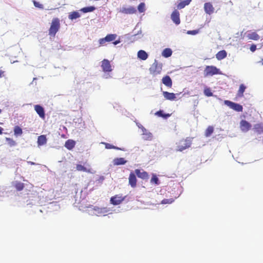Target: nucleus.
Wrapping results in <instances>:
<instances>
[{"label": "nucleus", "mask_w": 263, "mask_h": 263, "mask_svg": "<svg viewBox=\"0 0 263 263\" xmlns=\"http://www.w3.org/2000/svg\"><path fill=\"white\" fill-rule=\"evenodd\" d=\"M60 28V21L57 17L53 18L51 21L50 28L48 30L49 35L54 37L56 33L59 31Z\"/></svg>", "instance_id": "obj_1"}, {"label": "nucleus", "mask_w": 263, "mask_h": 263, "mask_svg": "<svg viewBox=\"0 0 263 263\" xmlns=\"http://www.w3.org/2000/svg\"><path fill=\"white\" fill-rule=\"evenodd\" d=\"M192 144V138H186L180 140L177 143V151L182 152L189 148Z\"/></svg>", "instance_id": "obj_2"}, {"label": "nucleus", "mask_w": 263, "mask_h": 263, "mask_svg": "<svg viewBox=\"0 0 263 263\" xmlns=\"http://www.w3.org/2000/svg\"><path fill=\"white\" fill-rule=\"evenodd\" d=\"M162 64L159 63L157 60H155L154 62L152 64L149 68V72L153 76L159 74L162 71Z\"/></svg>", "instance_id": "obj_3"}, {"label": "nucleus", "mask_w": 263, "mask_h": 263, "mask_svg": "<svg viewBox=\"0 0 263 263\" xmlns=\"http://www.w3.org/2000/svg\"><path fill=\"white\" fill-rule=\"evenodd\" d=\"M219 73V69L214 66H206L204 70L205 76H212Z\"/></svg>", "instance_id": "obj_4"}, {"label": "nucleus", "mask_w": 263, "mask_h": 263, "mask_svg": "<svg viewBox=\"0 0 263 263\" xmlns=\"http://www.w3.org/2000/svg\"><path fill=\"white\" fill-rule=\"evenodd\" d=\"M224 104L230 107L231 109L238 111V112H241L243 110L242 106L233 102L232 101H229V100H225L224 102Z\"/></svg>", "instance_id": "obj_5"}, {"label": "nucleus", "mask_w": 263, "mask_h": 263, "mask_svg": "<svg viewBox=\"0 0 263 263\" xmlns=\"http://www.w3.org/2000/svg\"><path fill=\"white\" fill-rule=\"evenodd\" d=\"M92 210L95 212L94 214L97 216H105L109 211L107 208H99L98 206H94Z\"/></svg>", "instance_id": "obj_6"}, {"label": "nucleus", "mask_w": 263, "mask_h": 263, "mask_svg": "<svg viewBox=\"0 0 263 263\" xmlns=\"http://www.w3.org/2000/svg\"><path fill=\"white\" fill-rule=\"evenodd\" d=\"M126 196H123L122 195H116L110 198V203L113 205H116L120 204L125 200Z\"/></svg>", "instance_id": "obj_7"}, {"label": "nucleus", "mask_w": 263, "mask_h": 263, "mask_svg": "<svg viewBox=\"0 0 263 263\" xmlns=\"http://www.w3.org/2000/svg\"><path fill=\"white\" fill-rule=\"evenodd\" d=\"M117 35L116 34H108L105 37L99 40V44L101 45H104L106 42H109L114 41Z\"/></svg>", "instance_id": "obj_8"}, {"label": "nucleus", "mask_w": 263, "mask_h": 263, "mask_svg": "<svg viewBox=\"0 0 263 263\" xmlns=\"http://www.w3.org/2000/svg\"><path fill=\"white\" fill-rule=\"evenodd\" d=\"M136 8L132 6L128 8L123 7L119 10V12L124 14H133L136 13Z\"/></svg>", "instance_id": "obj_9"}, {"label": "nucleus", "mask_w": 263, "mask_h": 263, "mask_svg": "<svg viewBox=\"0 0 263 263\" xmlns=\"http://www.w3.org/2000/svg\"><path fill=\"white\" fill-rule=\"evenodd\" d=\"M171 18L173 22L177 25L180 24V13L179 11L175 9L173 11L171 15Z\"/></svg>", "instance_id": "obj_10"}, {"label": "nucleus", "mask_w": 263, "mask_h": 263, "mask_svg": "<svg viewBox=\"0 0 263 263\" xmlns=\"http://www.w3.org/2000/svg\"><path fill=\"white\" fill-rule=\"evenodd\" d=\"M101 63V67L104 72H106L112 71L111 64L108 60L104 59Z\"/></svg>", "instance_id": "obj_11"}, {"label": "nucleus", "mask_w": 263, "mask_h": 263, "mask_svg": "<svg viewBox=\"0 0 263 263\" xmlns=\"http://www.w3.org/2000/svg\"><path fill=\"white\" fill-rule=\"evenodd\" d=\"M34 108L39 117L42 119H45V114L44 108L40 105H34Z\"/></svg>", "instance_id": "obj_12"}, {"label": "nucleus", "mask_w": 263, "mask_h": 263, "mask_svg": "<svg viewBox=\"0 0 263 263\" xmlns=\"http://www.w3.org/2000/svg\"><path fill=\"white\" fill-rule=\"evenodd\" d=\"M162 94L166 100L170 101H175L177 100L176 95L177 94H175L173 92H169L168 91H163Z\"/></svg>", "instance_id": "obj_13"}, {"label": "nucleus", "mask_w": 263, "mask_h": 263, "mask_svg": "<svg viewBox=\"0 0 263 263\" xmlns=\"http://www.w3.org/2000/svg\"><path fill=\"white\" fill-rule=\"evenodd\" d=\"M87 166H88V167H85L81 164H78L76 165V170L78 171H82L87 172L88 173H92V169L90 168V165L87 164Z\"/></svg>", "instance_id": "obj_14"}, {"label": "nucleus", "mask_w": 263, "mask_h": 263, "mask_svg": "<svg viewBox=\"0 0 263 263\" xmlns=\"http://www.w3.org/2000/svg\"><path fill=\"white\" fill-rule=\"evenodd\" d=\"M240 127L242 131L246 132L251 128V125L248 121L242 120L240 121Z\"/></svg>", "instance_id": "obj_15"}, {"label": "nucleus", "mask_w": 263, "mask_h": 263, "mask_svg": "<svg viewBox=\"0 0 263 263\" xmlns=\"http://www.w3.org/2000/svg\"><path fill=\"white\" fill-rule=\"evenodd\" d=\"M204 9L205 12L208 14H211L214 12V8L212 3H205L204 5Z\"/></svg>", "instance_id": "obj_16"}, {"label": "nucleus", "mask_w": 263, "mask_h": 263, "mask_svg": "<svg viewBox=\"0 0 263 263\" xmlns=\"http://www.w3.org/2000/svg\"><path fill=\"white\" fill-rule=\"evenodd\" d=\"M135 172L139 178H140L142 179H146L148 178V174L145 171H141L139 169H136L135 170Z\"/></svg>", "instance_id": "obj_17"}, {"label": "nucleus", "mask_w": 263, "mask_h": 263, "mask_svg": "<svg viewBox=\"0 0 263 263\" xmlns=\"http://www.w3.org/2000/svg\"><path fill=\"white\" fill-rule=\"evenodd\" d=\"M246 36L249 40L257 41L259 39V36L256 32L250 31L247 32Z\"/></svg>", "instance_id": "obj_18"}, {"label": "nucleus", "mask_w": 263, "mask_h": 263, "mask_svg": "<svg viewBox=\"0 0 263 263\" xmlns=\"http://www.w3.org/2000/svg\"><path fill=\"white\" fill-rule=\"evenodd\" d=\"M129 184L132 187H135L137 185V179L134 173H130L129 176Z\"/></svg>", "instance_id": "obj_19"}, {"label": "nucleus", "mask_w": 263, "mask_h": 263, "mask_svg": "<svg viewBox=\"0 0 263 263\" xmlns=\"http://www.w3.org/2000/svg\"><path fill=\"white\" fill-rule=\"evenodd\" d=\"M162 82L164 85L169 88H171L173 85L171 78L168 76H165L162 79Z\"/></svg>", "instance_id": "obj_20"}, {"label": "nucleus", "mask_w": 263, "mask_h": 263, "mask_svg": "<svg viewBox=\"0 0 263 263\" xmlns=\"http://www.w3.org/2000/svg\"><path fill=\"white\" fill-rule=\"evenodd\" d=\"M75 145L76 141L72 139H69L65 143V147L68 150L72 149Z\"/></svg>", "instance_id": "obj_21"}, {"label": "nucleus", "mask_w": 263, "mask_h": 263, "mask_svg": "<svg viewBox=\"0 0 263 263\" xmlns=\"http://www.w3.org/2000/svg\"><path fill=\"white\" fill-rule=\"evenodd\" d=\"M127 161L124 158H117L114 159L113 163L115 165H123L126 163Z\"/></svg>", "instance_id": "obj_22"}, {"label": "nucleus", "mask_w": 263, "mask_h": 263, "mask_svg": "<svg viewBox=\"0 0 263 263\" xmlns=\"http://www.w3.org/2000/svg\"><path fill=\"white\" fill-rule=\"evenodd\" d=\"M47 143V138L45 135H41L37 138V144L39 146L45 145Z\"/></svg>", "instance_id": "obj_23"}, {"label": "nucleus", "mask_w": 263, "mask_h": 263, "mask_svg": "<svg viewBox=\"0 0 263 263\" xmlns=\"http://www.w3.org/2000/svg\"><path fill=\"white\" fill-rule=\"evenodd\" d=\"M138 58L142 60H145L148 58L147 53L143 50H140L138 52Z\"/></svg>", "instance_id": "obj_24"}, {"label": "nucleus", "mask_w": 263, "mask_h": 263, "mask_svg": "<svg viewBox=\"0 0 263 263\" xmlns=\"http://www.w3.org/2000/svg\"><path fill=\"white\" fill-rule=\"evenodd\" d=\"M227 52L225 50H222L219 51L217 53V54H216V58L218 60H221L224 59L227 57Z\"/></svg>", "instance_id": "obj_25"}, {"label": "nucleus", "mask_w": 263, "mask_h": 263, "mask_svg": "<svg viewBox=\"0 0 263 263\" xmlns=\"http://www.w3.org/2000/svg\"><path fill=\"white\" fill-rule=\"evenodd\" d=\"M13 186L17 191H21L24 189L25 185L22 182L19 181H15L13 183Z\"/></svg>", "instance_id": "obj_26"}, {"label": "nucleus", "mask_w": 263, "mask_h": 263, "mask_svg": "<svg viewBox=\"0 0 263 263\" xmlns=\"http://www.w3.org/2000/svg\"><path fill=\"white\" fill-rule=\"evenodd\" d=\"M191 0H184L179 2L177 5V8L179 9H181L184 8L186 6L190 4Z\"/></svg>", "instance_id": "obj_27"}, {"label": "nucleus", "mask_w": 263, "mask_h": 263, "mask_svg": "<svg viewBox=\"0 0 263 263\" xmlns=\"http://www.w3.org/2000/svg\"><path fill=\"white\" fill-rule=\"evenodd\" d=\"M246 89V87L245 85L243 84H241L239 86V88L237 93V97L239 98L242 97L243 96V92H245Z\"/></svg>", "instance_id": "obj_28"}, {"label": "nucleus", "mask_w": 263, "mask_h": 263, "mask_svg": "<svg viewBox=\"0 0 263 263\" xmlns=\"http://www.w3.org/2000/svg\"><path fill=\"white\" fill-rule=\"evenodd\" d=\"M81 16L80 13L78 11H73L69 13L68 15L69 19L73 20L77 19Z\"/></svg>", "instance_id": "obj_29"}, {"label": "nucleus", "mask_w": 263, "mask_h": 263, "mask_svg": "<svg viewBox=\"0 0 263 263\" xmlns=\"http://www.w3.org/2000/svg\"><path fill=\"white\" fill-rule=\"evenodd\" d=\"M172 51L170 48H165L163 50L162 55L165 58H168L171 56Z\"/></svg>", "instance_id": "obj_30"}, {"label": "nucleus", "mask_w": 263, "mask_h": 263, "mask_svg": "<svg viewBox=\"0 0 263 263\" xmlns=\"http://www.w3.org/2000/svg\"><path fill=\"white\" fill-rule=\"evenodd\" d=\"M14 134L16 136L22 135L23 134L22 129L17 125L15 126L14 127Z\"/></svg>", "instance_id": "obj_31"}, {"label": "nucleus", "mask_w": 263, "mask_h": 263, "mask_svg": "<svg viewBox=\"0 0 263 263\" xmlns=\"http://www.w3.org/2000/svg\"><path fill=\"white\" fill-rule=\"evenodd\" d=\"M96 8L94 6H89L82 8L80 11L83 13H87L94 11Z\"/></svg>", "instance_id": "obj_32"}, {"label": "nucleus", "mask_w": 263, "mask_h": 263, "mask_svg": "<svg viewBox=\"0 0 263 263\" xmlns=\"http://www.w3.org/2000/svg\"><path fill=\"white\" fill-rule=\"evenodd\" d=\"M255 130L258 133H263V124L258 123L254 126Z\"/></svg>", "instance_id": "obj_33"}, {"label": "nucleus", "mask_w": 263, "mask_h": 263, "mask_svg": "<svg viewBox=\"0 0 263 263\" xmlns=\"http://www.w3.org/2000/svg\"><path fill=\"white\" fill-rule=\"evenodd\" d=\"M214 128L212 126H209L206 129L205 132V136L206 137H208L211 136V135L213 133Z\"/></svg>", "instance_id": "obj_34"}, {"label": "nucleus", "mask_w": 263, "mask_h": 263, "mask_svg": "<svg viewBox=\"0 0 263 263\" xmlns=\"http://www.w3.org/2000/svg\"><path fill=\"white\" fill-rule=\"evenodd\" d=\"M145 5L144 3H141L138 6V10L140 13L144 12L145 10Z\"/></svg>", "instance_id": "obj_35"}, {"label": "nucleus", "mask_w": 263, "mask_h": 263, "mask_svg": "<svg viewBox=\"0 0 263 263\" xmlns=\"http://www.w3.org/2000/svg\"><path fill=\"white\" fill-rule=\"evenodd\" d=\"M174 201V199L173 198L164 199L161 201V203L163 204H171Z\"/></svg>", "instance_id": "obj_36"}, {"label": "nucleus", "mask_w": 263, "mask_h": 263, "mask_svg": "<svg viewBox=\"0 0 263 263\" xmlns=\"http://www.w3.org/2000/svg\"><path fill=\"white\" fill-rule=\"evenodd\" d=\"M204 93L207 97H211L213 96V93L210 88H206L204 89Z\"/></svg>", "instance_id": "obj_37"}, {"label": "nucleus", "mask_w": 263, "mask_h": 263, "mask_svg": "<svg viewBox=\"0 0 263 263\" xmlns=\"http://www.w3.org/2000/svg\"><path fill=\"white\" fill-rule=\"evenodd\" d=\"M6 140L10 146H13L16 145V142L11 138H6Z\"/></svg>", "instance_id": "obj_38"}, {"label": "nucleus", "mask_w": 263, "mask_h": 263, "mask_svg": "<svg viewBox=\"0 0 263 263\" xmlns=\"http://www.w3.org/2000/svg\"><path fill=\"white\" fill-rule=\"evenodd\" d=\"M151 182L156 184H159V179L156 175H153L151 178Z\"/></svg>", "instance_id": "obj_39"}, {"label": "nucleus", "mask_w": 263, "mask_h": 263, "mask_svg": "<svg viewBox=\"0 0 263 263\" xmlns=\"http://www.w3.org/2000/svg\"><path fill=\"white\" fill-rule=\"evenodd\" d=\"M33 4H34V6L35 7H37V8H40V9H43L44 8L43 5L42 4H41L40 3H39V2H36V1H33Z\"/></svg>", "instance_id": "obj_40"}, {"label": "nucleus", "mask_w": 263, "mask_h": 263, "mask_svg": "<svg viewBox=\"0 0 263 263\" xmlns=\"http://www.w3.org/2000/svg\"><path fill=\"white\" fill-rule=\"evenodd\" d=\"M105 147L107 149H119V148L116 147V146L109 144V143H106L105 144Z\"/></svg>", "instance_id": "obj_41"}, {"label": "nucleus", "mask_w": 263, "mask_h": 263, "mask_svg": "<svg viewBox=\"0 0 263 263\" xmlns=\"http://www.w3.org/2000/svg\"><path fill=\"white\" fill-rule=\"evenodd\" d=\"M199 32L198 30H189L187 32L188 34L195 35Z\"/></svg>", "instance_id": "obj_42"}, {"label": "nucleus", "mask_w": 263, "mask_h": 263, "mask_svg": "<svg viewBox=\"0 0 263 263\" xmlns=\"http://www.w3.org/2000/svg\"><path fill=\"white\" fill-rule=\"evenodd\" d=\"M156 115L159 116H160V117H167L169 115H164L163 114H162V111L161 110H159V111H158L156 112Z\"/></svg>", "instance_id": "obj_43"}, {"label": "nucleus", "mask_w": 263, "mask_h": 263, "mask_svg": "<svg viewBox=\"0 0 263 263\" xmlns=\"http://www.w3.org/2000/svg\"><path fill=\"white\" fill-rule=\"evenodd\" d=\"M250 49L252 52H254L256 49V46L255 44H253L251 46Z\"/></svg>", "instance_id": "obj_44"}, {"label": "nucleus", "mask_w": 263, "mask_h": 263, "mask_svg": "<svg viewBox=\"0 0 263 263\" xmlns=\"http://www.w3.org/2000/svg\"><path fill=\"white\" fill-rule=\"evenodd\" d=\"M4 71L0 70V78L4 76Z\"/></svg>", "instance_id": "obj_45"}, {"label": "nucleus", "mask_w": 263, "mask_h": 263, "mask_svg": "<svg viewBox=\"0 0 263 263\" xmlns=\"http://www.w3.org/2000/svg\"><path fill=\"white\" fill-rule=\"evenodd\" d=\"M119 43H120V41H116L113 43H114V45H117V44H118Z\"/></svg>", "instance_id": "obj_46"}, {"label": "nucleus", "mask_w": 263, "mask_h": 263, "mask_svg": "<svg viewBox=\"0 0 263 263\" xmlns=\"http://www.w3.org/2000/svg\"><path fill=\"white\" fill-rule=\"evenodd\" d=\"M3 128L2 127H0V135L3 134Z\"/></svg>", "instance_id": "obj_47"}, {"label": "nucleus", "mask_w": 263, "mask_h": 263, "mask_svg": "<svg viewBox=\"0 0 263 263\" xmlns=\"http://www.w3.org/2000/svg\"><path fill=\"white\" fill-rule=\"evenodd\" d=\"M2 112V110L0 109V114Z\"/></svg>", "instance_id": "obj_48"}, {"label": "nucleus", "mask_w": 263, "mask_h": 263, "mask_svg": "<svg viewBox=\"0 0 263 263\" xmlns=\"http://www.w3.org/2000/svg\"><path fill=\"white\" fill-rule=\"evenodd\" d=\"M91 206H92V205H91V206H88V208H90V207H91Z\"/></svg>", "instance_id": "obj_49"}, {"label": "nucleus", "mask_w": 263, "mask_h": 263, "mask_svg": "<svg viewBox=\"0 0 263 263\" xmlns=\"http://www.w3.org/2000/svg\"><path fill=\"white\" fill-rule=\"evenodd\" d=\"M262 64H263V62H262Z\"/></svg>", "instance_id": "obj_50"}]
</instances>
